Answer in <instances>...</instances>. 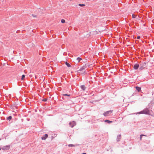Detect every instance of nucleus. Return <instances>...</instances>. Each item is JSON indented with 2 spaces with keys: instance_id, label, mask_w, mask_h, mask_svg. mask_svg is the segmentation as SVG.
<instances>
[{
  "instance_id": "obj_22",
  "label": "nucleus",
  "mask_w": 154,
  "mask_h": 154,
  "mask_svg": "<svg viewBox=\"0 0 154 154\" xmlns=\"http://www.w3.org/2000/svg\"><path fill=\"white\" fill-rule=\"evenodd\" d=\"M63 95L64 96H70V94H63Z\"/></svg>"
},
{
  "instance_id": "obj_27",
  "label": "nucleus",
  "mask_w": 154,
  "mask_h": 154,
  "mask_svg": "<svg viewBox=\"0 0 154 154\" xmlns=\"http://www.w3.org/2000/svg\"><path fill=\"white\" fill-rule=\"evenodd\" d=\"M1 140V139H0V140Z\"/></svg>"
},
{
  "instance_id": "obj_3",
  "label": "nucleus",
  "mask_w": 154,
  "mask_h": 154,
  "mask_svg": "<svg viewBox=\"0 0 154 154\" xmlns=\"http://www.w3.org/2000/svg\"><path fill=\"white\" fill-rule=\"evenodd\" d=\"M146 65V63H143L142 64L140 65V69L142 70L145 68V66Z\"/></svg>"
},
{
  "instance_id": "obj_23",
  "label": "nucleus",
  "mask_w": 154,
  "mask_h": 154,
  "mask_svg": "<svg viewBox=\"0 0 154 154\" xmlns=\"http://www.w3.org/2000/svg\"><path fill=\"white\" fill-rule=\"evenodd\" d=\"M121 135H119L118 136V137H119L120 139L121 138Z\"/></svg>"
},
{
  "instance_id": "obj_7",
  "label": "nucleus",
  "mask_w": 154,
  "mask_h": 154,
  "mask_svg": "<svg viewBox=\"0 0 154 154\" xmlns=\"http://www.w3.org/2000/svg\"><path fill=\"white\" fill-rule=\"evenodd\" d=\"M139 66V65L138 64H136L134 66V68L135 69H137Z\"/></svg>"
},
{
  "instance_id": "obj_15",
  "label": "nucleus",
  "mask_w": 154,
  "mask_h": 154,
  "mask_svg": "<svg viewBox=\"0 0 154 154\" xmlns=\"http://www.w3.org/2000/svg\"><path fill=\"white\" fill-rule=\"evenodd\" d=\"M25 77V75H22V78H21V80H23Z\"/></svg>"
},
{
  "instance_id": "obj_8",
  "label": "nucleus",
  "mask_w": 154,
  "mask_h": 154,
  "mask_svg": "<svg viewBox=\"0 0 154 154\" xmlns=\"http://www.w3.org/2000/svg\"><path fill=\"white\" fill-rule=\"evenodd\" d=\"M136 88L138 92H139L141 90V88L138 87H136Z\"/></svg>"
},
{
  "instance_id": "obj_14",
  "label": "nucleus",
  "mask_w": 154,
  "mask_h": 154,
  "mask_svg": "<svg viewBox=\"0 0 154 154\" xmlns=\"http://www.w3.org/2000/svg\"><path fill=\"white\" fill-rule=\"evenodd\" d=\"M79 6H81V7H83V6H85V5L84 4H79Z\"/></svg>"
},
{
  "instance_id": "obj_6",
  "label": "nucleus",
  "mask_w": 154,
  "mask_h": 154,
  "mask_svg": "<svg viewBox=\"0 0 154 154\" xmlns=\"http://www.w3.org/2000/svg\"><path fill=\"white\" fill-rule=\"evenodd\" d=\"M48 134H45L44 136L42 137V140H45L48 137Z\"/></svg>"
},
{
  "instance_id": "obj_19",
  "label": "nucleus",
  "mask_w": 154,
  "mask_h": 154,
  "mask_svg": "<svg viewBox=\"0 0 154 154\" xmlns=\"http://www.w3.org/2000/svg\"><path fill=\"white\" fill-rule=\"evenodd\" d=\"M68 146H69V147H72V146H74L73 145V144H69L68 145Z\"/></svg>"
},
{
  "instance_id": "obj_20",
  "label": "nucleus",
  "mask_w": 154,
  "mask_h": 154,
  "mask_svg": "<svg viewBox=\"0 0 154 154\" xmlns=\"http://www.w3.org/2000/svg\"><path fill=\"white\" fill-rule=\"evenodd\" d=\"M136 16H137V15H134V14H133L132 15V17L133 18H135Z\"/></svg>"
},
{
  "instance_id": "obj_2",
  "label": "nucleus",
  "mask_w": 154,
  "mask_h": 154,
  "mask_svg": "<svg viewBox=\"0 0 154 154\" xmlns=\"http://www.w3.org/2000/svg\"><path fill=\"white\" fill-rule=\"evenodd\" d=\"M112 110L109 111H107V112H104L103 114V115L105 116H107L109 115V114H111V113H112Z\"/></svg>"
},
{
  "instance_id": "obj_13",
  "label": "nucleus",
  "mask_w": 154,
  "mask_h": 154,
  "mask_svg": "<svg viewBox=\"0 0 154 154\" xmlns=\"http://www.w3.org/2000/svg\"><path fill=\"white\" fill-rule=\"evenodd\" d=\"M105 122H107V123H112V121H110L109 120H106L105 121Z\"/></svg>"
},
{
  "instance_id": "obj_9",
  "label": "nucleus",
  "mask_w": 154,
  "mask_h": 154,
  "mask_svg": "<svg viewBox=\"0 0 154 154\" xmlns=\"http://www.w3.org/2000/svg\"><path fill=\"white\" fill-rule=\"evenodd\" d=\"M85 69V68L84 67H82L81 68H80V70L79 71L80 72H79L80 73H81V72H80L82 70H84Z\"/></svg>"
},
{
  "instance_id": "obj_1",
  "label": "nucleus",
  "mask_w": 154,
  "mask_h": 154,
  "mask_svg": "<svg viewBox=\"0 0 154 154\" xmlns=\"http://www.w3.org/2000/svg\"><path fill=\"white\" fill-rule=\"evenodd\" d=\"M152 111H150L147 109H145L142 111L137 113L138 114H145L149 115L152 116Z\"/></svg>"
},
{
  "instance_id": "obj_18",
  "label": "nucleus",
  "mask_w": 154,
  "mask_h": 154,
  "mask_svg": "<svg viewBox=\"0 0 154 154\" xmlns=\"http://www.w3.org/2000/svg\"><path fill=\"white\" fill-rule=\"evenodd\" d=\"M146 136V135H143V134H142V135H140V140H142V136Z\"/></svg>"
},
{
  "instance_id": "obj_5",
  "label": "nucleus",
  "mask_w": 154,
  "mask_h": 154,
  "mask_svg": "<svg viewBox=\"0 0 154 154\" xmlns=\"http://www.w3.org/2000/svg\"><path fill=\"white\" fill-rule=\"evenodd\" d=\"M10 148V146L7 145L5 146H4L2 148V149L3 150H7L8 149Z\"/></svg>"
},
{
  "instance_id": "obj_25",
  "label": "nucleus",
  "mask_w": 154,
  "mask_h": 154,
  "mask_svg": "<svg viewBox=\"0 0 154 154\" xmlns=\"http://www.w3.org/2000/svg\"><path fill=\"white\" fill-rule=\"evenodd\" d=\"M140 38V36H138L137 37V39H139Z\"/></svg>"
},
{
  "instance_id": "obj_10",
  "label": "nucleus",
  "mask_w": 154,
  "mask_h": 154,
  "mask_svg": "<svg viewBox=\"0 0 154 154\" xmlns=\"http://www.w3.org/2000/svg\"><path fill=\"white\" fill-rule=\"evenodd\" d=\"M82 60V59L80 57H78L76 59V60L78 62H79Z\"/></svg>"
},
{
  "instance_id": "obj_11",
  "label": "nucleus",
  "mask_w": 154,
  "mask_h": 154,
  "mask_svg": "<svg viewBox=\"0 0 154 154\" xmlns=\"http://www.w3.org/2000/svg\"><path fill=\"white\" fill-rule=\"evenodd\" d=\"M81 88L83 90H85L86 88L84 85H82L81 86Z\"/></svg>"
},
{
  "instance_id": "obj_12",
  "label": "nucleus",
  "mask_w": 154,
  "mask_h": 154,
  "mask_svg": "<svg viewBox=\"0 0 154 154\" xmlns=\"http://www.w3.org/2000/svg\"><path fill=\"white\" fill-rule=\"evenodd\" d=\"M66 64V66L68 67H71V65H70V64L69 63H68L67 62H66L65 63Z\"/></svg>"
},
{
  "instance_id": "obj_16",
  "label": "nucleus",
  "mask_w": 154,
  "mask_h": 154,
  "mask_svg": "<svg viewBox=\"0 0 154 154\" xmlns=\"http://www.w3.org/2000/svg\"><path fill=\"white\" fill-rule=\"evenodd\" d=\"M65 22V21L64 19H62L61 20V22L62 23H64Z\"/></svg>"
},
{
  "instance_id": "obj_17",
  "label": "nucleus",
  "mask_w": 154,
  "mask_h": 154,
  "mask_svg": "<svg viewBox=\"0 0 154 154\" xmlns=\"http://www.w3.org/2000/svg\"><path fill=\"white\" fill-rule=\"evenodd\" d=\"M11 118H12L11 116H9L8 118L7 119L8 120H10L11 119Z\"/></svg>"
},
{
  "instance_id": "obj_21",
  "label": "nucleus",
  "mask_w": 154,
  "mask_h": 154,
  "mask_svg": "<svg viewBox=\"0 0 154 154\" xmlns=\"http://www.w3.org/2000/svg\"><path fill=\"white\" fill-rule=\"evenodd\" d=\"M32 16L34 17H37V16L36 15H35L32 14Z\"/></svg>"
},
{
  "instance_id": "obj_4",
  "label": "nucleus",
  "mask_w": 154,
  "mask_h": 154,
  "mask_svg": "<svg viewBox=\"0 0 154 154\" xmlns=\"http://www.w3.org/2000/svg\"><path fill=\"white\" fill-rule=\"evenodd\" d=\"M69 124L71 127L72 128L76 124L75 123L74 121L71 122L70 123H69Z\"/></svg>"
},
{
  "instance_id": "obj_26",
  "label": "nucleus",
  "mask_w": 154,
  "mask_h": 154,
  "mask_svg": "<svg viewBox=\"0 0 154 154\" xmlns=\"http://www.w3.org/2000/svg\"><path fill=\"white\" fill-rule=\"evenodd\" d=\"M82 154H86V153H82Z\"/></svg>"
},
{
  "instance_id": "obj_24",
  "label": "nucleus",
  "mask_w": 154,
  "mask_h": 154,
  "mask_svg": "<svg viewBox=\"0 0 154 154\" xmlns=\"http://www.w3.org/2000/svg\"><path fill=\"white\" fill-rule=\"evenodd\" d=\"M47 99H43V100H43V101H47Z\"/></svg>"
}]
</instances>
